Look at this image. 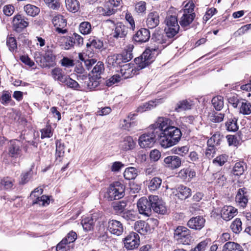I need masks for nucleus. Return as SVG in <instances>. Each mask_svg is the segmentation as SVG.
Instances as JSON below:
<instances>
[{"mask_svg": "<svg viewBox=\"0 0 251 251\" xmlns=\"http://www.w3.org/2000/svg\"><path fill=\"white\" fill-rule=\"evenodd\" d=\"M107 230L110 233L116 236L121 235L124 232L123 224L118 220H109L107 225Z\"/></svg>", "mask_w": 251, "mask_h": 251, "instance_id": "ddd939ff", "label": "nucleus"}, {"mask_svg": "<svg viewBox=\"0 0 251 251\" xmlns=\"http://www.w3.org/2000/svg\"><path fill=\"white\" fill-rule=\"evenodd\" d=\"M212 104L217 111L221 110L224 107V98L221 96L214 97L211 100Z\"/></svg>", "mask_w": 251, "mask_h": 251, "instance_id": "79ce46f5", "label": "nucleus"}, {"mask_svg": "<svg viewBox=\"0 0 251 251\" xmlns=\"http://www.w3.org/2000/svg\"><path fill=\"white\" fill-rule=\"evenodd\" d=\"M106 23L114 25L115 28L112 33L113 37L117 39L122 38L126 35L128 29L123 23L119 22L115 25L114 22L110 20H107Z\"/></svg>", "mask_w": 251, "mask_h": 251, "instance_id": "f8f14e48", "label": "nucleus"}, {"mask_svg": "<svg viewBox=\"0 0 251 251\" xmlns=\"http://www.w3.org/2000/svg\"><path fill=\"white\" fill-rule=\"evenodd\" d=\"M240 107V112L244 115H249L251 113V104L244 100H242Z\"/></svg>", "mask_w": 251, "mask_h": 251, "instance_id": "de8ad7c7", "label": "nucleus"}, {"mask_svg": "<svg viewBox=\"0 0 251 251\" xmlns=\"http://www.w3.org/2000/svg\"><path fill=\"white\" fill-rule=\"evenodd\" d=\"M171 123L172 121L169 118L160 117L154 124L150 126L149 130L156 132V134L159 136V131H160V133H164V131L172 126Z\"/></svg>", "mask_w": 251, "mask_h": 251, "instance_id": "1a4fd4ad", "label": "nucleus"}, {"mask_svg": "<svg viewBox=\"0 0 251 251\" xmlns=\"http://www.w3.org/2000/svg\"><path fill=\"white\" fill-rule=\"evenodd\" d=\"M126 201H121L113 202L112 207L116 214H122L127 205Z\"/></svg>", "mask_w": 251, "mask_h": 251, "instance_id": "473e14b6", "label": "nucleus"}, {"mask_svg": "<svg viewBox=\"0 0 251 251\" xmlns=\"http://www.w3.org/2000/svg\"><path fill=\"white\" fill-rule=\"evenodd\" d=\"M248 193L245 188L238 189L235 197V201L238 204L245 207L248 202Z\"/></svg>", "mask_w": 251, "mask_h": 251, "instance_id": "4be33fe9", "label": "nucleus"}, {"mask_svg": "<svg viewBox=\"0 0 251 251\" xmlns=\"http://www.w3.org/2000/svg\"><path fill=\"white\" fill-rule=\"evenodd\" d=\"M120 72L123 78L126 79L132 77L136 71L134 69L133 65L128 64L123 65L120 69Z\"/></svg>", "mask_w": 251, "mask_h": 251, "instance_id": "cd10ccee", "label": "nucleus"}, {"mask_svg": "<svg viewBox=\"0 0 251 251\" xmlns=\"http://www.w3.org/2000/svg\"><path fill=\"white\" fill-rule=\"evenodd\" d=\"M164 22L166 26L165 28L166 36L170 38H173L178 33L180 28L177 17L168 14Z\"/></svg>", "mask_w": 251, "mask_h": 251, "instance_id": "423d86ee", "label": "nucleus"}, {"mask_svg": "<svg viewBox=\"0 0 251 251\" xmlns=\"http://www.w3.org/2000/svg\"><path fill=\"white\" fill-rule=\"evenodd\" d=\"M52 23L56 27V31L59 33L65 34L67 32L66 29H63L67 25L66 20L61 15L54 16L52 19Z\"/></svg>", "mask_w": 251, "mask_h": 251, "instance_id": "dca6fc26", "label": "nucleus"}, {"mask_svg": "<svg viewBox=\"0 0 251 251\" xmlns=\"http://www.w3.org/2000/svg\"><path fill=\"white\" fill-rule=\"evenodd\" d=\"M214 178L216 179V182L220 186H223L226 181L225 175L221 172H218L213 175Z\"/></svg>", "mask_w": 251, "mask_h": 251, "instance_id": "bf43d9fd", "label": "nucleus"}, {"mask_svg": "<svg viewBox=\"0 0 251 251\" xmlns=\"http://www.w3.org/2000/svg\"><path fill=\"white\" fill-rule=\"evenodd\" d=\"M146 224L144 222H137L135 224V229L141 234H145L147 232Z\"/></svg>", "mask_w": 251, "mask_h": 251, "instance_id": "680f3d73", "label": "nucleus"}, {"mask_svg": "<svg viewBox=\"0 0 251 251\" xmlns=\"http://www.w3.org/2000/svg\"><path fill=\"white\" fill-rule=\"evenodd\" d=\"M223 138V136L219 132H216L208 140L207 144L208 145H212L214 146H219L221 144Z\"/></svg>", "mask_w": 251, "mask_h": 251, "instance_id": "4c0bfd02", "label": "nucleus"}, {"mask_svg": "<svg viewBox=\"0 0 251 251\" xmlns=\"http://www.w3.org/2000/svg\"><path fill=\"white\" fill-rule=\"evenodd\" d=\"M137 206L141 214L149 216L151 214L152 209V202L151 201L150 196L148 199L146 197L140 198L137 203Z\"/></svg>", "mask_w": 251, "mask_h": 251, "instance_id": "9b49d317", "label": "nucleus"}, {"mask_svg": "<svg viewBox=\"0 0 251 251\" xmlns=\"http://www.w3.org/2000/svg\"><path fill=\"white\" fill-rule=\"evenodd\" d=\"M100 79L101 78L94 75L89 77L87 82V88L91 90L96 89L100 85Z\"/></svg>", "mask_w": 251, "mask_h": 251, "instance_id": "58836bf2", "label": "nucleus"}, {"mask_svg": "<svg viewBox=\"0 0 251 251\" xmlns=\"http://www.w3.org/2000/svg\"><path fill=\"white\" fill-rule=\"evenodd\" d=\"M103 46L102 41L98 38L90 39L89 42L86 44V46L88 48L92 47L97 49H101Z\"/></svg>", "mask_w": 251, "mask_h": 251, "instance_id": "8fccbe9b", "label": "nucleus"}, {"mask_svg": "<svg viewBox=\"0 0 251 251\" xmlns=\"http://www.w3.org/2000/svg\"><path fill=\"white\" fill-rule=\"evenodd\" d=\"M135 9L136 12L139 15L145 14L146 11V3L143 1L137 2L135 5Z\"/></svg>", "mask_w": 251, "mask_h": 251, "instance_id": "13d9d810", "label": "nucleus"}, {"mask_svg": "<svg viewBox=\"0 0 251 251\" xmlns=\"http://www.w3.org/2000/svg\"><path fill=\"white\" fill-rule=\"evenodd\" d=\"M24 10L29 16L34 17L40 12V9L37 6L28 4L24 6Z\"/></svg>", "mask_w": 251, "mask_h": 251, "instance_id": "37998d69", "label": "nucleus"}, {"mask_svg": "<svg viewBox=\"0 0 251 251\" xmlns=\"http://www.w3.org/2000/svg\"><path fill=\"white\" fill-rule=\"evenodd\" d=\"M56 56L52 51H47L44 55L43 61L41 60L40 66L43 68H50L56 65Z\"/></svg>", "mask_w": 251, "mask_h": 251, "instance_id": "a211bd4d", "label": "nucleus"}, {"mask_svg": "<svg viewBox=\"0 0 251 251\" xmlns=\"http://www.w3.org/2000/svg\"><path fill=\"white\" fill-rule=\"evenodd\" d=\"M158 101V100H151L148 102H146L139 106L137 109V111L142 113L147 110H150L156 106Z\"/></svg>", "mask_w": 251, "mask_h": 251, "instance_id": "2f4dec72", "label": "nucleus"}, {"mask_svg": "<svg viewBox=\"0 0 251 251\" xmlns=\"http://www.w3.org/2000/svg\"><path fill=\"white\" fill-rule=\"evenodd\" d=\"M67 9L73 12L77 11L79 8V2L77 0H65Z\"/></svg>", "mask_w": 251, "mask_h": 251, "instance_id": "ea45409f", "label": "nucleus"}, {"mask_svg": "<svg viewBox=\"0 0 251 251\" xmlns=\"http://www.w3.org/2000/svg\"><path fill=\"white\" fill-rule=\"evenodd\" d=\"M65 152V148L64 144L60 141L56 142V154L58 157H61L64 155Z\"/></svg>", "mask_w": 251, "mask_h": 251, "instance_id": "69168bd1", "label": "nucleus"}, {"mask_svg": "<svg viewBox=\"0 0 251 251\" xmlns=\"http://www.w3.org/2000/svg\"><path fill=\"white\" fill-rule=\"evenodd\" d=\"M157 135L156 132L150 130L148 133L144 134L139 137V146L142 148H151L155 141V137Z\"/></svg>", "mask_w": 251, "mask_h": 251, "instance_id": "9d476101", "label": "nucleus"}, {"mask_svg": "<svg viewBox=\"0 0 251 251\" xmlns=\"http://www.w3.org/2000/svg\"><path fill=\"white\" fill-rule=\"evenodd\" d=\"M91 25L88 22L81 23L79 25V29L81 33L84 35L89 34L91 31Z\"/></svg>", "mask_w": 251, "mask_h": 251, "instance_id": "09e8293b", "label": "nucleus"}, {"mask_svg": "<svg viewBox=\"0 0 251 251\" xmlns=\"http://www.w3.org/2000/svg\"><path fill=\"white\" fill-rule=\"evenodd\" d=\"M205 219L201 216H197L191 218L187 222V226L191 229L200 230L204 226Z\"/></svg>", "mask_w": 251, "mask_h": 251, "instance_id": "5701e85b", "label": "nucleus"}, {"mask_svg": "<svg viewBox=\"0 0 251 251\" xmlns=\"http://www.w3.org/2000/svg\"><path fill=\"white\" fill-rule=\"evenodd\" d=\"M97 12L103 16H110L114 14L116 10L111 7L109 3L105 2L103 6L98 7Z\"/></svg>", "mask_w": 251, "mask_h": 251, "instance_id": "c756f323", "label": "nucleus"}, {"mask_svg": "<svg viewBox=\"0 0 251 251\" xmlns=\"http://www.w3.org/2000/svg\"><path fill=\"white\" fill-rule=\"evenodd\" d=\"M159 13L156 11L150 12L146 19V25L149 28H154L158 26L160 22Z\"/></svg>", "mask_w": 251, "mask_h": 251, "instance_id": "412c9836", "label": "nucleus"}, {"mask_svg": "<svg viewBox=\"0 0 251 251\" xmlns=\"http://www.w3.org/2000/svg\"><path fill=\"white\" fill-rule=\"evenodd\" d=\"M237 121V120L235 118L228 119L226 123V130L231 132L237 131L238 129Z\"/></svg>", "mask_w": 251, "mask_h": 251, "instance_id": "a18cd8bd", "label": "nucleus"}, {"mask_svg": "<svg viewBox=\"0 0 251 251\" xmlns=\"http://www.w3.org/2000/svg\"><path fill=\"white\" fill-rule=\"evenodd\" d=\"M174 193L179 199L184 200L191 195V190L185 186L180 185L177 187L176 192H174Z\"/></svg>", "mask_w": 251, "mask_h": 251, "instance_id": "393cba45", "label": "nucleus"}, {"mask_svg": "<svg viewBox=\"0 0 251 251\" xmlns=\"http://www.w3.org/2000/svg\"><path fill=\"white\" fill-rule=\"evenodd\" d=\"M233 173L235 176H240L244 172L243 162H239L235 163L233 168Z\"/></svg>", "mask_w": 251, "mask_h": 251, "instance_id": "4d7b16f0", "label": "nucleus"}, {"mask_svg": "<svg viewBox=\"0 0 251 251\" xmlns=\"http://www.w3.org/2000/svg\"><path fill=\"white\" fill-rule=\"evenodd\" d=\"M151 37L150 31L146 28H141L133 36L134 41L138 43H145L149 41Z\"/></svg>", "mask_w": 251, "mask_h": 251, "instance_id": "aec40b11", "label": "nucleus"}, {"mask_svg": "<svg viewBox=\"0 0 251 251\" xmlns=\"http://www.w3.org/2000/svg\"><path fill=\"white\" fill-rule=\"evenodd\" d=\"M51 75L55 80H57L62 83L64 81L67 75H65L62 70L59 68H55L52 70Z\"/></svg>", "mask_w": 251, "mask_h": 251, "instance_id": "c9c22d12", "label": "nucleus"}, {"mask_svg": "<svg viewBox=\"0 0 251 251\" xmlns=\"http://www.w3.org/2000/svg\"><path fill=\"white\" fill-rule=\"evenodd\" d=\"M146 182L149 190L155 191L160 188L162 184V179L156 176L147 180Z\"/></svg>", "mask_w": 251, "mask_h": 251, "instance_id": "c85d7f7f", "label": "nucleus"}, {"mask_svg": "<svg viewBox=\"0 0 251 251\" xmlns=\"http://www.w3.org/2000/svg\"><path fill=\"white\" fill-rule=\"evenodd\" d=\"M227 157L226 154L220 155L213 159L212 162L215 165L222 166L227 161Z\"/></svg>", "mask_w": 251, "mask_h": 251, "instance_id": "6e6d98bb", "label": "nucleus"}, {"mask_svg": "<svg viewBox=\"0 0 251 251\" xmlns=\"http://www.w3.org/2000/svg\"><path fill=\"white\" fill-rule=\"evenodd\" d=\"M32 176V172L29 171L27 172L23 173L21 175V180L20 181V184H25L30 179Z\"/></svg>", "mask_w": 251, "mask_h": 251, "instance_id": "774afa93", "label": "nucleus"}, {"mask_svg": "<svg viewBox=\"0 0 251 251\" xmlns=\"http://www.w3.org/2000/svg\"><path fill=\"white\" fill-rule=\"evenodd\" d=\"M232 231L235 233H239L242 229V222L240 219L236 218L230 225Z\"/></svg>", "mask_w": 251, "mask_h": 251, "instance_id": "603ef678", "label": "nucleus"}, {"mask_svg": "<svg viewBox=\"0 0 251 251\" xmlns=\"http://www.w3.org/2000/svg\"><path fill=\"white\" fill-rule=\"evenodd\" d=\"M58 43L61 48L65 50L71 49L75 44V42L70 36H61L59 37Z\"/></svg>", "mask_w": 251, "mask_h": 251, "instance_id": "a878e982", "label": "nucleus"}, {"mask_svg": "<svg viewBox=\"0 0 251 251\" xmlns=\"http://www.w3.org/2000/svg\"><path fill=\"white\" fill-rule=\"evenodd\" d=\"M160 51L159 48L149 47L147 49L142 55L134 59V62L140 69H143L151 64L154 60L155 56Z\"/></svg>", "mask_w": 251, "mask_h": 251, "instance_id": "7ed1b4c3", "label": "nucleus"}, {"mask_svg": "<svg viewBox=\"0 0 251 251\" xmlns=\"http://www.w3.org/2000/svg\"><path fill=\"white\" fill-rule=\"evenodd\" d=\"M237 213V209L231 206H225L221 211V217L225 221H229L232 219Z\"/></svg>", "mask_w": 251, "mask_h": 251, "instance_id": "b1692460", "label": "nucleus"}, {"mask_svg": "<svg viewBox=\"0 0 251 251\" xmlns=\"http://www.w3.org/2000/svg\"><path fill=\"white\" fill-rule=\"evenodd\" d=\"M182 136L179 128L172 126L163 133H159V141L161 146L167 149L178 143Z\"/></svg>", "mask_w": 251, "mask_h": 251, "instance_id": "f257e3e1", "label": "nucleus"}, {"mask_svg": "<svg viewBox=\"0 0 251 251\" xmlns=\"http://www.w3.org/2000/svg\"><path fill=\"white\" fill-rule=\"evenodd\" d=\"M208 243V240H203L199 243L196 247L191 249L190 251H204L207 247Z\"/></svg>", "mask_w": 251, "mask_h": 251, "instance_id": "0e129e2a", "label": "nucleus"}, {"mask_svg": "<svg viewBox=\"0 0 251 251\" xmlns=\"http://www.w3.org/2000/svg\"><path fill=\"white\" fill-rule=\"evenodd\" d=\"M151 40L157 44H165L166 45L165 46H166L169 44V43H167V39L165 36H164L162 34L159 33L158 31H155L153 33ZM163 47H164V46H163Z\"/></svg>", "mask_w": 251, "mask_h": 251, "instance_id": "a19ab883", "label": "nucleus"}, {"mask_svg": "<svg viewBox=\"0 0 251 251\" xmlns=\"http://www.w3.org/2000/svg\"><path fill=\"white\" fill-rule=\"evenodd\" d=\"M122 217L126 221H135L136 219V212L133 210L125 211L122 214Z\"/></svg>", "mask_w": 251, "mask_h": 251, "instance_id": "5fc2aeb1", "label": "nucleus"}, {"mask_svg": "<svg viewBox=\"0 0 251 251\" xmlns=\"http://www.w3.org/2000/svg\"><path fill=\"white\" fill-rule=\"evenodd\" d=\"M120 80L121 76L119 75H115L105 81V84L106 86L109 87L119 82Z\"/></svg>", "mask_w": 251, "mask_h": 251, "instance_id": "338daca9", "label": "nucleus"}, {"mask_svg": "<svg viewBox=\"0 0 251 251\" xmlns=\"http://www.w3.org/2000/svg\"><path fill=\"white\" fill-rule=\"evenodd\" d=\"M104 71V67L103 63L101 61H99L93 68L92 73L93 74V75L101 78L100 75L103 73Z\"/></svg>", "mask_w": 251, "mask_h": 251, "instance_id": "49530a36", "label": "nucleus"}, {"mask_svg": "<svg viewBox=\"0 0 251 251\" xmlns=\"http://www.w3.org/2000/svg\"><path fill=\"white\" fill-rule=\"evenodd\" d=\"M192 103L191 101H189L186 100L178 101L175 107V111L179 112L181 111L190 109L191 108Z\"/></svg>", "mask_w": 251, "mask_h": 251, "instance_id": "72a5a7b5", "label": "nucleus"}, {"mask_svg": "<svg viewBox=\"0 0 251 251\" xmlns=\"http://www.w3.org/2000/svg\"><path fill=\"white\" fill-rule=\"evenodd\" d=\"M194 4L192 2H189L185 5L182 16L179 20L180 25L185 29L189 27L190 25L196 17V14L194 12Z\"/></svg>", "mask_w": 251, "mask_h": 251, "instance_id": "39448f33", "label": "nucleus"}, {"mask_svg": "<svg viewBox=\"0 0 251 251\" xmlns=\"http://www.w3.org/2000/svg\"><path fill=\"white\" fill-rule=\"evenodd\" d=\"M63 83H65L68 87L75 90H78L80 87L79 85L75 80L72 79L68 76H67Z\"/></svg>", "mask_w": 251, "mask_h": 251, "instance_id": "864d4df0", "label": "nucleus"}, {"mask_svg": "<svg viewBox=\"0 0 251 251\" xmlns=\"http://www.w3.org/2000/svg\"><path fill=\"white\" fill-rule=\"evenodd\" d=\"M164 163L167 168L174 170L179 168L181 164V158L176 155H170L166 157Z\"/></svg>", "mask_w": 251, "mask_h": 251, "instance_id": "6ab92c4d", "label": "nucleus"}, {"mask_svg": "<svg viewBox=\"0 0 251 251\" xmlns=\"http://www.w3.org/2000/svg\"><path fill=\"white\" fill-rule=\"evenodd\" d=\"M241 246L234 242H226L223 246V251H235Z\"/></svg>", "mask_w": 251, "mask_h": 251, "instance_id": "3c124183", "label": "nucleus"}, {"mask_svg": "<svg viewBox=\"0 0 251 251\" xmlns=\"http://www.w3.org/2000/svg\"><path fill=\"white\" fill-rule=\"evenodd\" d=\"M140 239L138 234L131 232L125 239V247L127 250H132L138 248Z\"/></svg>", "mask_w": 251, "mask_h": 251, "instance_id": "4468645a", "label": "nucleus"}, {"mask_svg": "<svg viewBox=\"0 0 251 251\" xmlns=\"http://www.w3.org/2000/svg\"><path fill=\"white\" fill-rule=\"evenodd\" d=\"M97 221V215L93 214L91 216L87 217L81 221V224L85 231H90L93 228L94 223Z\"/></svg>", "mask_w": 251, "mask_h": 251, "instance_id": "bb28decb", "label": "nucleus"}, {"mask_svg": "<svg viewBox=\"0 0 251 251\" xmlns=\"http://www.w3.org/2000/svg\"><path fill=\"white\" fill-rule=\"evenodd\" d=\"M41 138L42 139L45 138H50L52 135V131L51 127L50 126H47L45 128H43L41 130Z\"/></svg>", "mask_w": 251, "mask_h": 251, "instance_id": "e2e57ef3", "label": "nucleus"}, {"mask_svg": "<svg viewBox=\"0 0 251 251\" xmlns=\"http://www.w3.org/2000/svg\"><path fill=\"white\" fill-rule=\"evenodd\" d=\"M178 176L183 179H191L196 176V172L190 168H184L179 171Z\"/></svg>", "mask_w": 251, "mask_h": 251, "instance_id": "f704fd0d", "label": "nucleus"}, {"mask_svg": "<svg viewBox=\"0 0 251 251\" xmlns=\"http://www.w3.org/2000/svg\"><path fill=\"white\" fill-rule=\"evenodd\" d=\"M125 188L120 182L116 181L111 184L107 190L109 201L118 200L124 196Z\"/></svg>", "mask_w": 251, "mask_h": 251, "instance_id": "0eeeda50", "label": "nucleus"}, {"mask_svg": "<svg viewBox=\"0 0 251 251\" xmlns=\"http://www.w3.org/2000/svg\"><path fill=\"white\" fill-rule=\"evenodd\" d=\"M138 175V171L134 167H128L126 169L124 173V176L127 180L135 179Z\"/></svg>", "mask_w": 251, "mask_h": 251, "instance_id": "e433bc0d", "label": "nucleus"}, {"mask_svg": "<svg viewBox=\"0 0 251 251\" xmlns=\"http://www.w3.org/2000/svg\"><path fill=\"white\" fill-rule=\"evenodd\" d=\"M189 151V148L187 146H182L181 147L174 148L172 149V152L175 154H177L183 156L186 154Z\"/></svg>", "mask_w": 251, "mask_h": 251, "instance_id": "052dcab7", "label": "nucleus"}, {"mask_svg": "<svg viewBox=\"0 0 251 251\" xmlns=\"http://www.w3.org/2000/svg\"><path fill=\"white\" fill-rule=\"evenodd\" d=\"M33 204H38L39 205L46 206L49 204V198L48 196L43 195L39 197L38 195L36 197L32 199Z\"/></svg>", "mask_w": 251, "mask_h": 251, "instance_id": "c03bdc74", "label": "nucleus"}, {"mask_svg": "<svg viewBox=\"0 0 251 251\" xmlns=\"http://www.w3.org/2000/svg\"><path fill=\"white\" fill-rule=\"evenodd\" d=\"M133 48V45H129L121 53L108 56L107 58V63L113 67L122 68L123 63L129 61L133 57L132 53Z\"/></svg>", "mask_w": 251, "mask_h": 251, "instance_id": "f03ea898", "label": "nucleus"}, {"mask_svg": "<svg viewBox=\"0 0 251 251\" xmlns=\"http://www.w3.org/2000/svg\"><path fill=\"white\" fill-rule=\"evenodd\" d=\"M28 25V23L22 15H17L14 17L13 19V27L16 32H21Z\"/></svg>", "mask_w": 251, "mask_h": 251, "instance_id": "f3484780", "label": "nucleus"}, {"mask_svg": "<svg viewBox=\"0 0 251 251\" xmlns=\"http://www.w3.org/2000/svg\"><path fill=\"white\" fill-rule=\"evenodd\" d=\"M7 153H3L2 154V161L5 164H9L10 160L9 158L12 160H15L22 155V145L19 140H14L11 141L9 143Z\"/></svg>", "mask_w": 251, "mask_h": 251, "instance_id": "20e7f679", "label": "nucleus"}, {"mask_svg": "<svg viewBox=\"0 0 251 251\" xmlns=\"http://www.w3.org/2000/svg\"><path fill=\"white\" fill-rule=\"evenodd\" d=\"M150 199L152 202L151 208L155 212L162 215L166 213V207L158 196H150Z\"/></svg>", "mask_w": 251, "mask_h": 251, "instance_id": "2eb2a0df", "label": "nucleus"}, {"mask_svg": "<svg viewBox=\"0 0 251 251\" xmlns=\"http://www.w3.org/2000/svg\"><path fill=\"white\" fill-rule=\"evenodd\" d=\"M135 144V142L131 136H126L121 143L120 147L123 151H126L133 149Z\"/></svg>", "mask_w": 251, "mask_h": 251, "instance_id": "7c9ffc66", "label": "nucleus"}, {"mask_svg": "<svg viewBox=\"0 0 251 251\" xmlns=\"http://www.w3.org/2000/svg\"><path fill=\"white\" fill-rule=\"evenodd\" d=\"M174 238L181 244L188 245L191 242V231L186 227L178 226L174 231Z\"/></svg>", "mask_w": 251, "mask_h": 251, "instance_id": "6e6552de", "label": "nucleus"}]
</instances>
